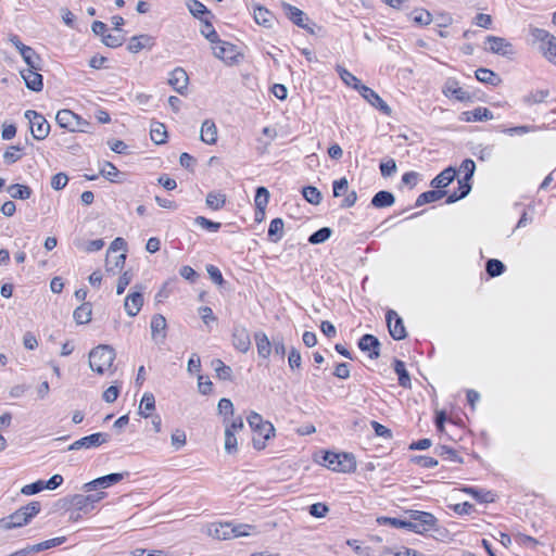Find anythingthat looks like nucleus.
Wrapping results in <instances>:
<instances>
[{
    "label": "nucleus",
    "mask_w": 556,
    "mask_h": 556,
    "mask_svg": "<svg viewBox=\"0 0 556 556\" xmlns=\"http://www.w3.org/2000/svg\"><path fill=\"white\" fill-rule=\"evenodd\" d=\"M530 35L533 40L541 42L540 49L544 56L549 62L556 64V37L547 30L538 27H531Z\"/></svg>",
    "instance_id": "423d86ee"
},
{
    "label": "nucleus",
    "mask_w": 556,
    "mask_h": 556,
    "mask_svg": "<svg viewBox=\"0 0 556 556\" xmlns=\"http://www.w3.org/2000/svg\"><path fill=\"white\" fill-rule=\"evenodd\" d=\"M386 320L389 328L390 336L396 340L406 338V329L403 319L393 309H389L386 314Z\"/></svg>",
    "instance_id": "9b49d317"
},
{
    "label": "nucleus",
    "mask_w": 556,
    "mask_h": 556,
    "mask_svg": "<svg viewBox=\"0 0 556 556\" xmlns=\"http://www.w3.org/2000/svg\"><path fill=\"white\" fill-rule=\"evenodd\" d=\"M66 542V536H58L50 540H46L35 545L27 546L22 548L21 552H25V556L39 553L41 551H46L55 546H59Z\"/></svg>",
    "instance_id": "5701e85b"
},
{
    "label": "nucleus",
    "mask_w": 556,
    "mask_h": 556,
    "mask_svg": "<svg viewBox=\"0 0 556 556\" xmlns=\"http://www.w3.org/2000/svg\"><path fill=\"white\" fill-rule=\"evenodd\" d=\"M336 70L345 85L361 92V87L364 85L356 76H354L352 73H350L346 68H344L341 65H338Z\"/></svg>",
    "instance_id": "a19ab883"
},
{
    "label": "nucleus",
    "mask_w": 556,
    "mask_h": 556,
    "mask_svg": "<svg viewBox=\"0 0 556 556\" xmlns=\"http://www.w3.org/2000/svg\"><path fill=\"white\" fill-rule=\"evenodd\" d=\"M232 345L241 352L247 353L251 348V339L248 329L242 325H236L232 329Z\"/></svg>",
    "instance_id": "f8f14e48"
},
{
    "label": "nucleus",
    "mask_w": 556,
    "mask_h": 556,
    "mask_svg": "<svg viewBox=\"0 0 556 556\" xmlns=\"http://www.w3.org/2000/svg\"><path fill=\"white\" fill-rule=\"evenodd\" d=\"M111 439V435L105 432H97L90 435L80 438L68 445L67 451H77L81 448H94L104 443H108Z\"/></svg>",
    "instance_id": "6e6552de"
},
{
    "label": "nucleus",
    "mask_w": 556,
    "mask_h": 556,
    "mask_svg": "<svg viewBox=\"0 0 556 556\" xmlns=\"http://www.w3.org/2000/svg\"><path fill=\"white\" fill-rule=\"evenodd\" d=\"M92 315V305L90 302H83L73 313L74 320L78 325L89 324Z\"/></svg>",
    "instance_id": "7c9ffc66"
},
{
    "label": "nucleus",
    "mask_w": 556,
    "mask_h": 556,
    "mask_svg": "<svg viewBox=\"0 0 556 556\" xmlns=\"http://www.w3.org/2000/svg\"><path fill=\"white\" fill-rule=\"evenodd\" d=\"M225 451L229 454L237 452V438L231 428L225 429Z\"/></svg>",
    "instance_id": "e2e57ef3"
},
{
    "label": "nucleus",
    "mask_w": 556,
    "mask_h": 556,
    "mask_svg": "<svg viewBox=\"0 0 556 556\" xmlns=\"http://www.w3.org/2000/svg\"><path fill=\"white\" fill-rule=\"evenodd\" d=\"M540 129H541V127L535 126V125H520V126L506 128L503 131L509 136H515V135H525L528 132H535Z\"/></svg>",
    "instance_id": "bf43d9fd"
},
{
    "label": "nucleus",
    "mask_w": 556,
    "mask_h": 556,
    "mask_svg": "<svg viewBox=\"0 0 556 556\" xmlns=\"http://www.w3.org/2000/svg\"><path fill=\"white\" fill-rule=\"evenodd\" d=\"M213 369L216 372V377L220 380H231L232 379V369L230 366L226 365L222 359L216 358L211 363Z\"/></svg>",
    "instance_id": "ea45409f"
},
{
    "label": "nucleus",
    "mask_w": 556,
    "mask_h": 556,
    "mask_svg": "<svg viewBox=\"0 0 556 556\" xmlns=\"http://www.w3.org/2000/svg\"><path fill=\"white\" fill-rule=\"evenodd\" d=\"M362 97L367 100L372 106L380 110L382 113L389 115L391 113L390 106L380 98V96L367 86L361 87Z\"/></svg>",
    "instance_id": "a211bd4d"
},
{
    "label": "nucleus",
    "mask_w": 556,
    "mask_h": 556,
    "mask_svg": "<svg viewBox=\"0 0 556 556\" xmlns=\"http://www.w3.org/2000/svg\"><path fill=\"white\" fill-rule=\"evenodd\" d=\"M254 341L258 357L267 359L273 351V341L268 339L264 331H256L254 333Z\"/></svg>",
    "instance_id": "412c9836"
},
{
    "label": "nucleus",
    "mask_w": 556,
    "mask_h": 556,
    "mask_svg": "<svg viewBox=\"0 0 556 556\" xmlns=\"http://www.w3.org/2000/svg\"><path fill=\"white\" fill-rule=\"evenodd\" d=\"M548 96H549V90L548 89L534 90V91H530L528 94H526L522 98V102L526 105L531 106L533 104H538V103L544 102L545 99Z\"/></svg>",
    "instance_id": "c03bdc74"
},
{
    "label": "nucleus",
    "mask_w": 556,
    "mask_h": 556,
    "mask_svg": "<svg viewBox=\"0 0 556 556\" xmlns=\"http://www.w3.org/2000/svg\"><path fill=\"white\" fill-rule=\"evenodd\" d=\"M7 191L11 195V198L20 200H27L30 198L33 193L31 189L28 186L20 184H13L9 186Z\"/></svg>",
    "instance_id": "37998d69"
},
{
    "label": "nucleus",
    "mask_w": 556,
    "mask_h": 556,
    "mask_svg": "<svg viewBox=\"0 0 556 556\" xmlns=\"http://www.w3.org/2000/svg\"><path fill=\"white\" fill-rule=\"evenodd\" d=\"M134 275L130 270L124 271L118 278L116 286V293L123 294L127 286L131 282Z\"/></svg>",
    "instance_id": "69168bd1"
},
{
    "label": "nucleus",
    "mask_w": 556,
    "mask_h": 556,
    "mask_svg": "<svg viewBox=\"0 0 556 556\" xmlns=\"http://www.w3.org/2000/svg\"><path fill=\"white\" fill-rule=\"evenodd\" d=\"M200 138L206 144H215L216 143L217 127L212 119H205L202 123Z\"/></svg>",
    "instance_id": "a878e982"
},
{
    "label": "nucleus",
    "mask_w": 556,
    "mask_h": 556,
    "mask_svg": "<svg viewBox=\"0 0 556 556\" xmlns=\"http://www.w3.org/2000/svg\"><path fill=\"white\" fill-rule=\"evenodd\" d=\"M254 20L257 24L269 28L273 26L274 15L266 8L257 5L254 8Z\"/></svg>",
    "instance_id": "58836bf2"
},
{
    "label": "nucleus",
    "mask_w": 556,
    "mask_h": 556,
    "mask_svg": "<svg viewBox=\"0 0 556 556\" xmlns=\"http://www.w3.org/2000/svg\"><path fill=\"white\" fill-rule=\"evenodd\" d=\"M201 34L213 45L219 40L216 30L214 29L212 23L208 21H204V24L201 27Z\"/></svg>",
    "instance_id": "680f3d73"
},
{
    "label": "nucleus",
    "mask_w": 556,
    "mask_h": 556,
    "mask_svg": "<svg viewBox=\"0 0 556 556\" xmlns=\"http://www.w3.org/2000/svg\"><path fill=\"white\" fill-rule=\"evenodd\" d=\"M33 68L21 71V76L25 81L26 87L33 91H41L43 88L42 75Z\"/></svg>",
    "instance_id": "aec40b11"
},
{
    "label": "nucleus",
    "mask_w": 556,
    "mask_h": 556,
    "mask_svg": "<svg viewBox=\"0 0 556 556\" xmlns=\"http://www.w3.org/2000/svg\"><path fill=\"white\" fill-rule=\"evenodd\" d=\"M21 56L23 58L24 62L28 65V68H33L35 71L42 70V59L31 47L25 50V53L21 54Z\"/></svg>",
    "instance_id": "4c0bfd02"
},
{
    "label": "nucleus",
    "mask_w": 556,
    "mask_h": 556,
    "mask_svg": "<svg viewBox=\"0 0 556 556\" xmlns=\"http://www.w3.org/2000/svg\"><path fill=\"white\" fill-rule=\"evenodd\" d=\"M464 491L480 503H492L495 501V494L489 490L468 486Z\"/></svg>",
    "instance_id": "c9c22d12"
},
{
    "label": "nucleus",
    "mask_w": 556,
    "mask_h": 556,
    "mask_svg": "<svg viewBox=\"0 0 556 556\" xmlns=\"http://www.w3.org/2000/svg\"><path fill=\"white\" fill-rule=\"evenodd\" d=\"M269 201V192L265 187H257L254 197L256 207L255 219L260 220L265 214V208Z\"/></svg>",
    "instance_id": "393cba45"
},
{
    "label": "nucleus",
    "mask_w": 556,
    "mask_h": 556,
    "mask_svg": "<svg viewBox=\"0 0 556 556\" xmlns=\"http://www.w3.org/2000/svg\"><path fill=\"white\" fill-rule=\"evenodd\" d=\"M504 263L496 258H490L485 264L486 274L490 277H498L505 271Z\"/></svg>",
    "instance_id": "de8ad7c7"
},
{
    "label": "nucleus",
    "mask_w": 556,
    "mask_h": 556,
    "mask_svg": "<svg viewBox=\"0 0 556 556\" xmlns=\"http://www.w3.org/2000/svg\"><path fill=\"white\" fill-rule=\"evenodd\" d=\"M213 53L216 58L222 59L224 61L233 60L235 58V46L222 41L220 39L214 43Z\"/></svg>",
    "instance_id": "cd10ccee"
},
{
    "label": "nucleus",
    "mask_w": 556,
    "mask_h": 556,
    "mask_svg": "<svg viewBox=\"0 0 556 556\" xmlns=\"http://www.w3.org/2000/svg\"><path fill=\"white\" fill-rule=\"evenodd\" d=\"M105 492H98L96 494H75L72 498V504L76 509L84 511L85 514L91 511L94 508L96 503L100 502L105 497Z\"/></svg>",
    "instance_id": "9d476101"
},
{
    "label": "nucleus",
    "mask_w": 556,
    "mask_h": 556,
    "mask_svg": "<svg viewBox=\"0 0 556 556\" xmlns=\"http://www.w3.org/2000/svg\"><path fill=\"white\" fill-rule=\"evenodd\" d=\"M476 78L490 86H498L502 83L501 77L495 72L484 67L476 71Z\"/></svg>",
    "instance_id": "473e14b6"
},
{
    "label": "nucleus",
    "mask_w": 556,
    "mask_h": 556,
    "mask_svg": "<svg viewBox=\"0 0 556 556\" xmlns=\"http://www.w3.org/2000/svg\"><path fill=\"white\" fill-rule=\"evenodd\" d=\"M151 337L156 343H163L166 339V318L155 314L151 319Z\"/></svg>",
    "instance_id": "f3484780"
},
{
    "label": "nucleus",
    "mask_w": 556,
    "mask_h": 556,
    "mask_svg": "<svg viewBox=\"0 0 556 556\" xmlns=\"http://www.w3.org/2000/svg\"><path fill=\"white\" fill-rule=\"evenodd\" d=\"M194 224L200 226L203 229H206L211 232H216L220 229L222 224L217 222H213L204 216H198L194 218Z\"/></svg>",
    "instance_id": "13d9d810"
},
{
    "label": "nucleus",
    "mask_w": 556,
    "mask_h": 556,
    "mask_svg": "<svg viewBox=\"0 0 556 556\" xmlns=\"http://www.w3.org/2000/svg\"><path fill=\"white\" fill-rule=\"evenodd\" d=\"M226 203V197L219 192H210L206 195V205L212 210H219Z\"/></svg>",
    "instance_id": "3c124183"
},
{
    "label": "nucleus",
    "mask_w": 556,
    "mask_h": 556,
    "mask_svg": "<svg viewBox=\"0 0 556 556\" xmlns=\"http://www.w3.org/2000/svg\"><path fill=\"white\" fill-rule=\"evenodd\" d=\"M137 291L130 292L124 302V307L128 316L135 317L143 305L142 287L136 286Z\"/></svg>",
    "instance_id": "4468645a"
},
{
    "label": "nucleus",
    "mask_w": 556,
    "mask_h": 556,
    "mask_svg": "<svg viewBox=\"0 0 556 556\" xmlns=\"http://www.w3.org/2000/svg\"><path fill=\"white\" fill-rule=\"evenodd\" d=\"M208 534L217 540H230L233 536L232 526L228 522L214 523L208 528Z\"/></svg>",
    "instance_id": "bb28decb"
},
{
    "label": "nucleus",
    "mask_w": 556,
    "mask_h": 556,
    "mask_svg": "<svg viewBox=\"0 0 556 556\" xmlns=\"http://www.w3.org/2000/svg\"><path fill=\"white\" fill-rule=\"evenodd\" d=\"M24 115L29 122L34 139L38 141L46 139L50 132V124L43 115L34 110H27Z\"/></svg>",
    "instance_id": "0eeeda50"
},
{
    "label": "nucleus",
    "mask_w": 556,
    "mask_h": 556,
    "mask_svg": "<svg viewBox=\"0 0 556 556\" xmlns=\"http://www.w3.org/2000/svg\"><path fill=\"white\" fill-rule=\"evenodd\" d=\"M470 180H465V178L458 180V191H454L446 198V203L452 204L455 203L465 197H467L471 190Z\"/></svg>",
    "instance_id": "f704fd0d"
},
{
    "label": "nucleus",
    "mask_w": 556,
    "mask_h": 556,
    "mask_svg": "<svg viewBox=\"0 0 556 556\" xmlns=\"http://www.w3.org/2000/svg\"><path fill=\"white\" fill-rule=\"evenodd\" d=\"M189 77L186 71L181 67H176L169 75L168 84L178 93L184 94L187 89Z\"/></svg>",
    "instance_id": "6ab92c4d"
},
{
    "label": "nucleus",
    "mask_w": 556,
    "mask_h": 556,
    "mask_svg": "<svg viewBox=\"0 0 556 556\" xmlns=\"http://www.w3.org/2000/svg\"><path fill=\"white\" fill-rule=\"evenodd\" d=\"M332 235V230L329 227H323L308 237L311 244H320L327 241Z\"/></svg>",
    "instance_id": "8fccbe9b"
},
{
    "label": "nucleus",
    "mask_w": 556,
    "mask_h": 556,
    "mask_svg": "<svg viewBox=\"0 0 556 556\" xmlns=\"http://www.w3.org/2000/svg\"><path fill=\"white\" fill-rule=\"evenodd\" d=\"M394 371L399 377V384L403 388H410V377L403 361H394Z\"/></svg>",
    "instance_id": "a18cd8bd"
},
{
    "label": "nucleus",
    "mask_w": 556,
    "mask_h": 556,
    "mask_svg": "<svg viewBox=\"0 0 556 556\" xmlns=\"http://www.w3.org/2000/svg\"><path fill=\"white\" fill-rule=\"evenodd\" d=\"M188 9L190 13L198 18L202 20L203 15H208L211 12L207 10V8L198 0H190L188 2Z\"/></svg>",
    "instance_id": "4d7b16f0"
},
{
    "label": "nucleus",
    "mask_w": 556,
    "mask_h": 556,
    "mask_svg": "<svg viewBox=\"0 0 556 556\" xmlns=\"http://www.w3.org/2000/svg\"><path fill=\"white\" fill-rule=\"evenodd\" d=\"M334 471L339 472H351L356 469V460L353 454L340 453V458L337 460V467Z\"/></svg>",
    "instance_id": "2f4dec72"
},
{
    "label": "nucleus",
    "mask_w": 556,
    "mask_h": 556,
    "mask_svg": "<svg viewBox=\"0 0 556 556\" xmlns=\"http://www.w3.org/2000/svg\"><path fill=\"white\" fill-rule=\"evenodd\" d=\"M377 522L380 526H391L396 529H406L408 530V523L406 522V518H392V517H378Z\"/></svg>",
    "instance_id": "864d4df0"
},
{
    "label": "nucleus",
    "mask_w": 556,
    "mask_h": 556,
    "mask_svg": "<svg viewBox=\"0 0 556 556\" xmlns=\"http://www.w3.org/2000/svg\"><path fill=\"white\" fill-rule=\"evenodd\" d=\"M406 514V522L409 525L408 531L424 534L434 529L438 525V519L431 513L408 510Z\"/></svg>",
    "instance_id": "20e7f679"
},
{
    "label": "nucleus",
    "mask_w": 556,
    "mask_h": 556,
    "mask_svg": "<svg viewBox=\"0 0 556 556\" xmlns=\"http://www.w3.org/2000/svg\"><path fill=\"white\" fill-rule=\"evenodd\" d=\"M40 503L33 501L10 516L0 519V527L3 529H13L25 526L40 511Z\"/></svg>",
    "instance_id": "f03ea898"
},
{
    "label": "nucleus",
    "mask_w": 556,
    "mask_h": 556,
    "mask_svg": "<svg viewBox=\"0 0 556 556\" xmlns=\"http://www.w3.org/2000/svg\"><path fill=\"white\" fill-rule=\"evenodd\" d=\"M302 194L308 203L314 205L319 204L323 199L320 191L313 186L304 187L302 190Z\"/></svg>",
    "instance_id": "603ef678"
},
{
    "label": "nucleus",
    "mask_w": 556,
    "mask_h": 556,
    "mask_svg": "<svg viewBox=\"0 0 556 556\" xmlns=\"http://www.w3.org/2000/svg\"><path fill=\"white\" fill-rule=\"evenodd\" d=\"M56 124L71 132H90L91 124L71 110H60L55 115Z\"/></svg>",
    "instance_id": "39448f33"
},
{
    "label": "nucleus",
    "mask_w": 556,
    "mask_h": 556,
    "mask_svg": "<svg viewBox=\"0 0 556 556\" xmlns=\"http://www.w3.org/2000/svg\"><path fill=\"white\" fill-rule=\"evenodd\" d=\"M413 21L420 25L426 26L432 22V15L429 11L425 9H416L412 12Z\"/></svg>",
    "instance_id": "5fc2aeb1"
},
{
    "label": "nucleus",
    "mask_w": 556,
    "mask_h": 556,
    "mask_svg": "<svg viewBox=\"0 0 556 556\" xmlns=\"http://www.w3.org/2000/svg\"><path fill=\"white\" fill-rule=\"evenodd\" d=\"M248 422L251 429L255 432V435L252 439L253 446L256 450L265 448L266 441L274 435V426L269 421L263 420V417L255 412H251L248 416Z\"/></svg>",
    "instance_id": "f257e3e1"
},
{
    "label": "nucleus",
    "mask_w": 556,
    "mask_h": 556,
    "mask_svg": "<svg viewBox=\"0 0 556 556\" xmlns=\"http://www.w3.org/2000/svg\"><path fill=\"white\" fill-rule=\"evenodd\" d=\"M115 356V351L112 346L98 345L89 353V366L93 371L102 375L113 365Z\"/></svg>",
    "instance_id": "7ed1b4c3"
},
{
    "label": "nucleus",
    "mask_w": 556,
    "mask_h": 556,
    "mask_svg": "<svg viewBox=\"0 0 556 556\" xmlns=\"http://www.w3.org/2000/svg\"><path fill=\"white\" fill-rule=\"evenodd\" d=\"M283 220L279 217L274 218L268 227L267 236L271 242H278L283 237Z\"/></svg>",
    "instance_id": "e433bc0d"
},
{
    "label": "nucleus",
    "mask_w": 556,
    "mask_h": 556,
    "mask_svg": "<svg viewBox=\"0 0 556 556\" xmlns=\"http://www.w3.org/2000/svg\"><path fill=\"white\" fill-rule=\"evenodd\" d=\"M446 195L444 190H429L418 195L415 206L419 207L428 203L435 202Z\"/></svg>",
    "instance_id": "72a5a7b5"
},
{
    "label": "nucleus",
    "mask_w": 556,
    "mask_h": 556,
    "mask_svg": "<svg viewBox=\"0 0 556 556\" xmlns=\"http://www.w3.org/2000/svg\"><path fill=\"white\" fill-rule=\"evenodd\" d=\"M308 511L315 518H323L328 514L329 507L324 503H315L309 506Z\"/></svg>",
    "instance_id": "774afa93"
},
{
    "label": "nucleus",
    "mask_w": 556,
    "mask_h": 556,
    "mask_svg": "<svg viewBox=\"0 0 556 556\" xmlns=\"http://www.w3.org/2000/svg\"><path fill=\"white\" fill-rule=\"evenodd\" d=\"M455 176L456 169L448 166L431 180L430 186L433 189L442 190V188L447 187L455 179Z\"/></svg>",
    "instance_id": "b1692460"
},
{
    "label": "nucleus",
    "mask_w": 556,
    "mask_h": 556,
    "mask_svg": "<svg viewBox=\"0 0 556 556\" xmlns=\"http://www.w3.org/2000/svg\"><path fill=\"white\" fill-rule=\"evenodd\" d=\"M288 364L291 370H296L301 368L302 357L298 349L292 348L289 352Z\"/></svg>",
    "instance_id": "338daca9"
},
{
    "label": "nucleus",
    "mask_w": 556,
    "mask_h": 556,
    "mask_svg": "<svg viewBox=\"0 0 556 556\" xmlns=\"http://www.w3.org/2000/svg\"><path fill=\"white\" fill-rule=\"evenodd\" d=\"M126 262V254L121 253L118 255H115L114 257H111V255H106V271H111L115 274V269H122Z\"/></svg>",
    "instance_id": "09e8293b"
},
{
    "label": "nucleus",
    "mask_w": 556,
    "mask_h": 556,
    "mask_svg": "<svg viewBox=\"0 0 556 556\" xmlns=\"http://www.w3.org/2000/svg\"><path fill=\"white\" fill-rule=\"evenodd\" d=\"M151 140L156 144H162L166 142L167 131L164 124L160 122H154L151 125L150 129Z\"/></svg>",
    "instance_id": "79ce46f5"
},
{
    "label": "nucleus",
    "mask_w": 556,
    "mask_h": 556,
    "mask_svg": "<svg viewBox=\"0 0 556 556\" xmlns=\"http://www.w3.org/2000/svg\"><path fill=\"white\" fill-rule=\"evenodd\" d=\"M125 41V38L123 35H112V34H105L102 38V42L109 47V48H118L121 47Z\"/></svg>",
    "instance_id": "0e129e2a"
},
{
    "label": "nucleus",
    "mask_w": 556,
    "mask_h": 556,
    "mask_svg": "<svg viewBox=\"0 0 556 556\" xmlns=\"http://www.w3.org/2000/svg\"><path fill=\"white\" fill-rule=\"evenodd\" d=\"M435 453L439 456H441L445 459H448L451 462L463 463V459L458 456L457 452L450 446L440 445L435 448Z\"/></svg>",
    "instance_id": "6e6d98bb"
},
{
    "label": "nucleus",
    "mask_w": 556,
    "mask_h": 556,
    "mask_svg": "<svg viewBox=\"0 0 556 556\" xmlns=\"http://www.w3.org/2000/svg\"><path fill=\"white\" fill-rule=\"evenodd\" d=\"M281 8L286 14V16L298 27L303 29H308L309 18L305 12L300 10L299 8L288 3L281 2Z\"/></svg>",
    "instance_id": "ddd939ff"
},
{
    "label": "nucleus",
    "mask_w": 556,
    "mask_h": 556,
    "mask_svg": "<svg viewBox=\"0 0 556 556\" xmlns=\"http://www.w3.org/2000/svg\"><path fill=\"white\" fill-rule=\"evenodd\" d=\"M155 408V397L152 393L146 392L139 405V414L144 418L150 416V413Z\"/></svg>",
    "instance_id": "49530a36"
},
{
    "label": "nucleus",
    "mask_w": 556,
    "mask_h": 556,
    "mask_svg": "<svg viewBox=\"0 0 556 556\" xmlns=\"http://www.w3.org/2000/svg\"><path fill=\"white\" fill-rule=\"evenodd\" d=\"M395 202V197L392 192L387 190L378 191L371 199L370 204L376 208H384L392 206Z\"/></svg>",
    "instance_id": "c756f323"
},
{
    "label": "nucleus",
    "mask_w": 556,
    "mask_h": 556,
    "mask_svg": "<svg viewBox=\"0 0 556 556\" xmlns=\"http://www.w3.org/2000/svg\"><path fill=\"white\" fill-rule=\"evenodd\" d=\"M494 116H493V113L486 109V108H482V106H478L476 108L475 110L472 111H465L460 114V121L463 122H482V121H489V119H492Z\"/></svg>",
    "instance_id": "4be33fe9"
},
{
    "label": "nucleus",
    "mask_w": 556,
    "mask_h": 556,
    "mask_svg": "<svg viewBox=\"0 0 556 556\" xmlns=\"http://www.w3.org/2000/svg\"><path fill=\"white\" fill-rule=\"evenodd\" d=\"M153 46V38L149 35H138L129 39L127 50L131 53H138L146 47Z\"/></svg>",
    "instance_id": "c85d7f7f"
},
{
    "label": "nucleus",
    "mask_w": 556,
    "mask_h": 556,
    "mask_svg": "<svg viewBox=\"0 0 556 556\" xmlns=\"http://www.w3.org/2000/svg\"><path fill=\"white\" fill-rule=\"evenodd\" d=\"M380 341L372 334H364L358 341V348L363 352H368V356L376 359L380 356Z\"/></svg>",
    "instance_id": "dca6fc26"
},
{
    "label": "nucleus",
    "mask_w": 556,
    "mask_h": 556,
    "mask_svg": "<svg viewBox=\"0 0 556 556\" xmlns=\"http://www.w3.org/2000/svg\"><path fill=\"white\" fill-rule=\"evenodd\" d=\"M22 148L20 146H11L4 153L3 160L7 164H13L22 159V154L20 153Z\"/></svg>",
    "instance_id": "052dcab7"
},
{
    "label": "nucleus",
    "mask_w": 556,
    "mask_h": 556,
    "mask_svg": "<svg viewBox=\"0 0 556 556\" xmlns=\"http://www.w3.org/2000/svg\"><path fill=\"white\" fill-rule=\"evenodd\" d=\"M486 42L490 45L489 50L494 54L508 56L514 53L513 45L505 38L490 35L486 37Z\"/></svg>",
    "instance_id": "2eb2a0df"
},
{
    "label": "nucleus",
    "mask_w": 556,
    "mask_h": 556,
    "mask_svg": "<svg viewBox=\"0 0 556 556\" xmlns=\"http://www.w3.org/2000/svg\"><path fill=\"white\" fill-rule=\"evenodd\" d=\"M129 476V472L128 471H125V472H113V473H110V475H106V476H102V477H99L90 482H87L84 484V490L86 492H90L92 490H97L99 488H102V489H105V488H109L113 484H116L118 483L119 481H122L124 478L128 477Z\"/></svg>",
    "instance_id": "1a4fd4ad"
}]
</instances>
